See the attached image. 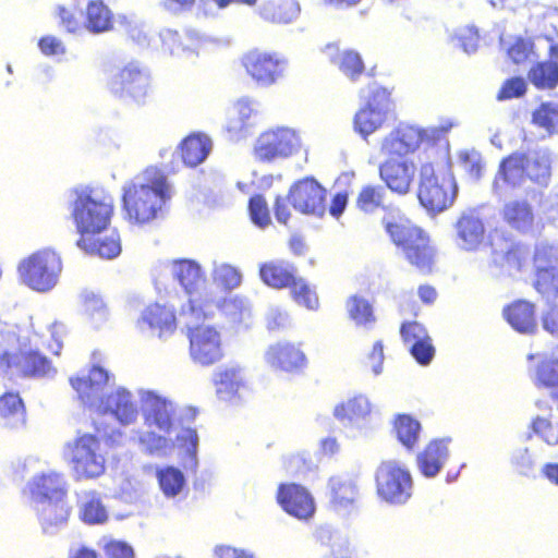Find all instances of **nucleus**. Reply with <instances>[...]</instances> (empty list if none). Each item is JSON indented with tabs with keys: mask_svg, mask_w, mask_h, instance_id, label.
I'll return each mask as SVG.
<instances>
[{
	"mask_svg": "<svg viewBox=\"0 0 558 558\" xmlns=\"http://www.w3.org/2000/svg\"><path fill=\"white\" fill-rule=\"evenodd\" d=\"M387 232L392 241L401 246L407 259L418 269L429 270L434 259V250L422 229L410 223H387Z\"/></svg>",
	"mask_w": 558,
	"mask_h": 558,
	"instance_id": "9",
	"label": "nucleus"
},
{
	"mask_svg": "<svg viewBox=\"0 0 558 558\" xmlns=\"http://www.w3.org/2000/svg\"><path fill=\"white\" fill-rule=\"evenodd\" d=\"M449 456V439L432 440L424 450L417 454V469L425 477L433 478L441 471Z\"/></svg>",
	"mask_w": 558,
	"mask_h": 558,
	"instance_id": "25",
	"label": "nucleus"
},
{
	"mask_svg": "<svg viewBox=\"0 0 558 558\" xmlns=\"http://www.w3.org/2000/svg\"><path fill=\"white\" fill-rule=\"evenodd\" d=\"M64 456L76 480H92L105 473L106 459L100 452L98 439L85 434L66 444Z\"/></svg>",
	"mask_w": 558,
	"mask_h": 558,
	"instance_id": "6",
	"label": "nucleus"
},
{
	"mask_svg": "<svg viewBox=\"0 0 558 558\" xmlns=\"http://www.w3.org/2000/svg\"><path fill=\"white\" fill-rule=\"evenodd\" d=\"M293 300L307 310L316 311L319 306V300L314 288H312L303 278H296L290 288Z\"/></svg>",
	"mask_w": 558,
	"mask_h": 558,
	"instance_id": "49",
	"label": "nucleus"
},
{
	"mask_svg": "<svg viewBox=\"0 0 558 558\" xmlns=\"http://www.w3.org/2000/svg\"><path fill=\"white\" fill-rule=\"evenodd\" d=\"M222 313L235 325L248 327L252 322V310L248 301L233 295L226 299L221 305Z\"/></svg>",
	"mask_w": 558,
	"mask_h": 558,
	"instance_id": "42",
	"label": "nucleus"
},
{
	"mask_svg": "<svg viewBox=\"0 0 558 558\" xmlns=\"http://www.w3.org/2000/svg\"><path fill=\"white\" fill-rule=\"evenodd\" d=\"M555 257L553 246L541 244L535 251V266L537 277L535 281L536 290L547 296L558 294V268H548L546 264L551 263Z\"/></svg>",
	"mask_w": 558,
	"mask_h": 558,
	"instance_id": "23",
	"label": "nucleus"
},
{
	"mask_svg": "<svg viewBox=\"0 0 558 558\" xmlns=\"http://www.w3.org/2000/svg\"><path fill=\"white\" fill-rule=\"evenodd\" d=\"M80 513L88 524H101L108 519L107 510L95 492H87L82 496Z\"/></svg>",
	"mask_w": 558,
	"mask_h": 558,
	"instance_id": "43",
	"label": "nucleus"
},
{
	"mask_svg": "<svg viewBox=\"0 0 558 558\" xmlns=\"http://www.w3.org/2000/svg\"><path fill=\"white\" fill-rule=\"evenodd\" d=\"M330 504L338 512L350 511L359 496V488L354 480L336 475L329 478Z\"/></svg>",
	"mask_w": 558,
	"mask_h": 558,
	"instance_id": "28",
	"label": "nucleus"
},
{
	"mask_svg": "<svg viewBox=\"0 0 558 558\" xmlns=\"http://www.w3.org/2000/svg\"><path fill=\"white\" fill-rule=\"evenodd\" d=\"M384 189L380 186H365L359 194L357 207L365 211L372 213L383 204Z\"/></svg>",
	"mask_w": 558,
	"mask_h": 558,
	"instance_id": "54",
	"label": "nucleus"
},
{
	"mask_svg": "<svg viewBox=\"0 0 558 558\" xmlns=\"http://www.w3.org/2000/svg\"><path fill=\"white\" fill-rule=\"evenodd\" d=\"M264 357L271 367L287 372L299 369L306 363L305 354L290 342H277L269 345Z\"/></svg>",
	"mask_w": 558,
	"mask_h": 558,
	"instance_id": "24",
	"label": "nucleus"
},
{
	"mask_svg": "<svg viewBox=\"0 0 558 558\" xmlns=\"http://www.w3.org/2000/svg\"><path fill=\"white\" fill-rule=\"evenodd\" d=\"M211 278L214 283L229 291L239 288L242 283L241 270L231 264L222 262L215 260L213 263Z\"/></svg>",
	"mask_w": 558,
	"mask_h": 558,
	"instance_id": "44",
	"label": "nucleus"
},
{
	"mask_svg": "<svg viewBox=\"0 0 558 558\" xmlns=\"http://www.w3.org/2000/svg\"><path fill=\"white\" fill-rule=\"evenodd\" d=\"M171 274L187 294L199 290L205 282V275L198 263L192 259L174 260Z\"/></svg>",
	"mask_w": 558,
	"mask_h": 558,
	"instance_id": "31",
	"label": "nucleus"
},
{
	"mask_svg": "<svg viewBox=\"0 0 558 558\" xmlns=\"http://www.w3.org/2000/svg\"><path fill=\"white\" fill-rule=\"evenodd\" d=\"M105 553L108 558H135L132 546L122 541H109Z\"/></svg>",
	"mask_w": 558,
	"mask_h": 558,
	"instance_id": "63",
	"label": "nucleus"
},
{
	"mask_svg": "<svg viewBox=\"0 0 558 558\" xmlns=\"http://www.w3.org/2000/svg\"><path fill=\"white\" fill-rule=\"evenodd\" d=\"M504 315L513 329L521 333H532L536 330L534 305L526 301H517L509 305Z\"/></svg>",
	"mask_w": 558,
	"mask_h": 558,
	"instance_id": "35",
	"label": "nucleus"
},
{
	"mask_svg": "<svg viewBox=\"0 0 558 558\" xmlns=\"http://www.w3.org/2000/svg\"><path fill=\"white\" fill-rule=\"evenodd\" d=\"M215 384L218 398L227 402H238L248 391L245 372L239 365H226L217 371Z\"/></svg>",
	"mask_w": 558,
	"mask_h": 558,
	"instance_id": "20",
	"label": "nucleus"
},
{
	"mask_svg": "<svg viewBox=\"0 0 558 558\" xmlns=\"http://www.w3.org/2000/svg\"><path fill=\"white\" fill-rule=\"evenodd\" d=\"M64 328L61 324L54 323L48 329L47 333L41 335V338L47 343V350L51 351L54 355H58L62 349V336Z\"/></svg>",
	"mask_w": 558,
	"mask_h": 558,
	"instance_id": "62",
	"label": "nucleus"
},
{
	"mask_svg": "<svg viewBox=\"0 0 558 558\" xmlns=\"http://www.w3.org/2000/svg\"><path fill=\"white\" fill-rule=\"evenodd\" d=\"M549 51L551 60L538 63L529 73L531 82L539 88H553L558 84V64L555 61L558 59V46L550 45Z\"/></svg>",
	"mask_w": 558,
	"mask_h": 558,
	"instance_id": "39",
	"label": "nucleus"
},
{
	"mask_svg": "<svg viewBox=\"0 0 558 558\" xmlns=\"http://www.w3.org/2000/svg\"><path fill=\"white\" fill-rule=\"evenodd\" d=\"M83 311L95 327H100L108 319V308L100 295L94 291L84 290L81 293Z\"/></svg>",
	"mask_w": 558,
	"mask_h": 558,
	"instance_id": "41",
	"label": "nucleus"
},
{
	"mask_svg": "<svg viewBox=\"0 0 558 558\" xmlns=\"http://www.w3.org/2000/svg\"><path fill=\"white\" fill-rule=\"evenodd\" d=\"M532 381L538 388L557 389L551 398L558 401V356L541 355L531 375Z\"/></svg>",
	"mask_w": 558,
	"mask_h": 558,
	"instance_id": "34",
	"label": "nucleus"
},
{
	"mask_svg": "<svg viewBox=\"0 0 558 558\" xmlns=\"http://www.w3.org/2000/svg\"><path fill=\"white\" fill-rule=\"evenodd\" d=\"M507 225L522 233L530 232L534 226V211L526 199H511L507 202L501 211Z\"/></svg>",
	"mask_w": 558,
	"mask_h": 558,
	"instance_id": "30",
	"label": "nucleus"
},
{
	"mask_svg": "<svg viewBox=\"0 0 558 558\" xmlns=\"http://www.w3.org/2000/svg\"><path fill=\"white\" fill-rule=\"evenodd\" d=\"M83 250L97 253L101 258L112 259L121 253L120 238L116 232H111L109 235L99 238L96 243H86V248Z\"/></svg>",
	"mask_w": 558,
	"mask_h": 558,
	"instance_id": "50",
	"label": "nucleus"
},
{
	"mask_svg": "<svg viewBox=\"0 0 558 558\" xmlns=\"http://www.w3.org/2000/svg\"><path fill=\"white\" fill-rule=\"evenodd\" d=\"M24 414V404L17 393L5 392L0 397V416L3 418L20 417Z\"/></svg>",
	"mask_w": 558,
	"mask_h": 558,
	"instance_id": "55",
	"label": "nucleus"
},
{
	"mask_svg": "<svg viewBox=\"0 0 558 558\" xmlns=\"http://www.w3.org/2000/svg\"><path fill=\"white\" fill-rule=\"evenodd\" d=\"M259 116L257 101L243 97L232 104L227 112L225 129L231 140L239 141L248 135Z\"/></svg>",
	"mask_w": 558,
	"mask_h": 558,
	"instance_id": "17",
	"label": "nucleus"
},
{
	"mask_svg": "<svg viewBox=\"0 0 558 558\" xmlns=\"http://www.w3.org/2000/svg\"><path fill=\"white\" fill-rule=\"evenodd\" d=\"M0 369H14L21 377L35 374V352L5 325L0 324Z\"/></svg>",
	"mask_w": 558,
	"mask_h": 558,
	"instance_id": "13",
	"label": "nucleus"
},
{
	"mask_svg": "<svg viewBox=\"0 0 558 558\" xmlns=\"http://www.w3.org/2000/svg\"><path fill=\"white\" fill-rule=\"evenodd\" d=\"M110 375L93 367L87 376L72 378L71 385L82 402L98 413L109 415L122 426L137 422L140 409L131 391L116 387L106 391ZM144 429H137L132 440L146 454L162 458L178 446L196 463L198 435L193 428L178 429L177 405L168 397L148 389L137 391Z\"/></svg>",
	"mask_w": 558,
	"mask_h": 558,
	"instance_id": "1",
	"label": "nucleus"
},
{
	"mask_svg": "<svg viewBox=\"0 0 558 558\" xmlns=\"http://www.w3.org/2000/svg\"><path fill=\"white\" fill-rule=\"evenodd\" d=\"M295 272V267L283 260L265 263L259 268L260 279L275 289L291 288L296 280Z\"/></svg>",
	"mask_w": 558,
	"mask_h": 558,
	"instance_id": "32",
	"label": "nucleus"
},
{
	"mask_svg": "<svg viewBox=\"0 0 558 558\" xmlns=\"http://www.w3.org/2000/svg\"><path fill=\"white\" fill-rule=\"evenodd\" d=\"M527 180L523 153L517 151L502 159L493 182V191L499 196H507L523 186Z\"/></svg>",
	"mask_w": 558,
	"mask_h": 558,
	"instance_id": "18",
	"label": "nucleus"
},
{
	"mask_svg": "<svg viewBox=\"0 0 558 558\" xmlns=\"http://www.w3.org/2000/svg\"><path fill=\"white\" fill-rule=\"evenodd\" d=\"M532 428L548 445H558V424L553 426L547 418L537 416L532 423Z\"/></svg>",
	"mask_w": 558,
	"mask_h": 558,
	"instance_id": "59",
	"label": "nucleus"
},
{
	"mask_svg": "<svg viewBox=\"0 0 558 558\" xmlns=\"http://www.w3.org/2000/svg\"><path fill=\"white\" fill-rule=\"evenodd\" d=\"M347 310L350 318L359 326L367 327L375 322L372 306L365 299L359 296L350 298L347 302Z\"/></svg>",
	"mask_w": 558,
	"mask_h": 558,
	"instance_id": "51",
	"label": "nucleus"
},
{
	"mask_svg": "<svg viewBox=\"0 0 558 558\" xmlns=\"http://www.w3.org/2000/svg\"><path fill=\"white\" fill-rule=\"evenodd\" d=\"M290 202L295 210L316 217L326 213V190L314 179H304L290 189Z\"/></svg>",
	"mask_w": 558,
	"mask_h": 558,
	"instance_id": "15",
	"label": "nucleus"
},
{
	"mask_svg": "<svg viewBox=\"0 0 558 558\" xmlns=\"http://www.w3.org/2000/svg\"><path fill=\"white\" fill-rule=\"evenodd\" d=\"M66 482L56 472L37 476V517L46 535H56L66 525L70 507L66 502Z\"/></svg>",
	"mask_w": 558,
	"mask_h": 558,
	"instance_id": "3",
	"label": "nucleus"
},
{
	"mask_svg": "<svg viewBox=\"0 0 558 558\" xmlns=\"http://www.w3.org/2000/svg\"><path fill=\"white\" fill-rule=\"evenodd\" d=\"M159 489L167 499H182L187 493L184 473L174 466H162L156 470Z\"/></svg>",
	"mask_w": 558,
	"mask_h": 558,
	"instance_id": "33",
	"label": "nucleus"
},
{
	"mask_svg": "<svg viewBox=\"0 0 558 558\" xmlns=\"http://www.w3.org/2000/svg\"><path fill=\"white\" fill-rule=\"evenodd\" d=\"M190 357L202 366H210L223 357L222 336L220 330L208 324L187 323Z\"/></svg>",
	"mask_w": 558,
	"mask_h": 558,
	"instance_id": "11",
	"label": "nucleus"
},
{
	"mask_svg": "<svg viewBox=\"0 0 558 558\" xmlns=\"http://www.w3.org/2000/svg\"><path fill=\"white\" fill-rule=\"evenodd\" d=\"M159 39L165 47L172 54H179L180 52L195 51L198 45V38L194 33H187L185 36V40L187 44L181 43L179 40V35L175 31L170 28H165L159 33Z\"/></svg>",
	"mask_w": 558,
	"mask_h": 558,
	"instance_id": "45",
	"label": "nucleus"
},
{
	"mask_svg": "<svg viewBox=\"0 0 558 558\" xmlns=\"http://www.w3.org/2000/svg\"><path fill=\"white\" fill-rule=\"evenodd\" d=\"M150 85L149 74L136 63H129L112 76L109 87L120 97L130 96L142 101L148 94Z\"/></svg>",
	"mask_w": 558,
	"mask_h": 558,
	"instance_id": "16",
	"label": "nucleus"
},
{
	"mask_svg": "<svg viewBox=\"0 0 558 558\" xmlns=\"http://www.w3.org/2000/svg\"><path fill=\"white\" fill-rule=\"evenodd\" d=\"M378 496L391 505H403L412 496L413 482L409 470L400 462L388 460L376 471Z\"/></svg>",
	"mask_w": 558,
	"mask_h": 558,
	"instance_id": "10",
	"label": "nucleus"
},
{
	"mask_svg": "<svg viewBox=\"0 0 558 558\" xmlns=\"http://www.w3.org/2000/svg\"><path fill=\"white\" fill-rule=\"evenodd\" d=\"M173 194V186L161 170L145 169L123 186V209L128 220L145 225L158 219Z\"/></svg>",
	"mask_w": 558,
	"mask_h": 558,
	"instance_id": "2",
	"label": "nucleus"
},
{
	"mask_svg": "<svg viewBox=\"0 0 558 558\" xmlns=\"http://www.w3.org/2000/svg\"><path fill=\"white\" fill-rule=\"evenodd\" d=\"M493 251L494 260L507 267L509 271L520 270L530 256L529 251L521 245H510L505 253H499L495 247Z\"/></svg>",
	"mask_w": 558,
	"mask_h": 558,
	"instance_id": "48",
	"label": "nucleus"
},
{
	"mask_svg": "<svg viewBox=\"0 0 558 558\" xmlns=\"http://www.w3.org/2000/svg\"><path fill=\"white\" fill-rule=\"evenodd\" d=\"M62 271L59 254L51 248L37 252V292H48L56 287Z\"/></svg>",
	"mask_w": 558,
	"mask_h": 558,
	"instance_id": "27",
	"label": "nucleus"
},
{
	"mask_svg": "<svg viewBox=\"0 0 558 558\" xmlns=\"http://www.w3.org/2000/svg\"><path fill=\"white\" fill-rule=\"evenodd\" d=\"M277 498L282 509L299 520L307 521L316 511L314 497L299 484H282Z\"/></svg>",
	"mask_w": 558,
	"mask_h": 558,
	"instance_id": "19",
	"label": "nucleus"
},
{
	"mask_svg": "<svg viewBox=\"0 0 558 558\" xmlns=\"http://www.w3.org/2000/svg\"><path fill=\"white\" fill-rule=\"evenodd\" d=\"M523 159L527 179L541 186H547L551 177V153L547 149L523 153Z\"/></svg>",
	"mask_w": 558,
	"mask_h": 558,
	"instance_id": "29",
	"label": "nucleus"
},
{
	"mask_svg": "<svg viewBox=\"0 0 558 558\" xmlns=\"http://www.w3.org/2000/svg\"><path fill=\"white\" fill-rule=\"evenodd\" d=\"M331 61L345 76L351 80H355V77L364 71V64L361 56L353 50L339 51Z\"/></svg>",
	"mask_w": 558,
	"mask_h": 558,
	"instance_id": "47",
	"label": "nucleus"
},
{
	"mask_svg": "<svg viewBox=\"0 0 558 558\" xmlns=\"http://www.w3.org/2000/svg\"><path fill=\"white\" fill-rule=\"evenodd\" d=\"M112 209L110 197L87 191L75 192L71 203V216L81 233V239L77 241L80 248H86V236L99 233L107 228Z\"/></svg>",
	"mask_w": 558,
	"mask_h": 558,
	"instance_id": "4",
	"label": "nucleus"
},
{
	"mask_svg": "<svg viewBox=\"0 0 558 558\" xmlns=\"http://www.w3.org/2000/svg\"><path fill=\"white\" fill-rule=\"evenodd\" d=\"M395 429L400 442L407 448H413L418 440L421 424L410 415H399L395 421Z\"/></svg>",
	"mask_w": 558,
	"mask_h": 558,
	"instance_id": "46",
	"label": "nucleus"
},
{
	"mask_svg": "<svg viewBox=\"0 0 558 558\" xmlns=\"http://www.w3.org/2000/svg\"><path fill=\"white\" fill-rule=\"evenodd\" d=\"M125 23V31L129 37L141 47H149L151 45V32L150 29L143 23H137L133 21H128L123 17Z\"/></svg>",
	"mask_w": 558,
	"mask_h": 558,
	"instance_id": "57",
	"label": "nucleus"
},
{
	"mask_svg": "<svg viewBox=\"0 0 558 558\" xmlns=\"http://www.w3.org/2000/svg\"><path fill=\"white\" fill-rule=\"evenodd\" d=\"M301 133L290 126H275L262 132L255 141L254 154L262 161L288 159L301 153Z\"/></svg>",
	"mask_w": 558,
	"mask_h": 558,
	"instance_id": "8",
	"label": "nucleus"
},
{
	"mask_svg": "<svg viewBox=\"0 0 558 558\" xmlns=\"http://www.w3.org/2000/svg\"><path fill=\"white\" fill-rule=\"evenodd\" d=\"M526 90V83L523 78L521 77H512V78H509L507 80L498 95H497V99L498 100H508V99H512V98H518V97H521Z\"/></svg>",
	"mask_w": 558,
	"mask_h": 558,
	"instance_id": "60",
	"label": "nucleus"
},
{
	"mask_svg": "<svg viewBox=\"0 0 558 558\" xmlns=\"http://www.w3.org/2000/svg\"><path fill=\"white\" fill-rule=\"evenodd\" d=\"M389 110V94L386 89L375 86L367 102L362 106L353 118V129L364 140L381 128Z\"/></svg>",
	"mask_w": 558,
	"mask_h": 558,
	"instance_id": "14",
	"label": "nucleus"
},
{
	"mask_svg": "<svg viewBox=\"0 0 558 558\" xmlns=\"http://www.w3.org/2000/svg\"><path fill=\"white\" fill-rule=\"evenodd\" d=\"M416 172V166L410 159L389 158L379 167L380 179L387 186L399 194L410 191Z\"/></svg>",
	"mask_w": 558,
	"mask_h": 558,
	"instance_id": "22",
	"label": "nucleus"
},
{
	"mask_svg": "<svg viewBox=\"0 0 558 558\" xmlns=\"http://www.w3.org/2000/svg\"><path fill=\"white\" fill-rule=\"evenodd\" d=\"M323 558H353L350 541L338 534L332 535L329 551Z\"/></svg>",
	"mask_w": 558,
	"mask_h": 558,
	"instance_id": "58",
	"label": "nucleus"
},
{
	"mask_svg": "<svg viewBox=\"0 0 558 558\" xmlns=\"http://www.w3.org/2000/svg\"><path fill=\"white\" fill-rule=\"evenodd\" d=\"M213 148V142L206 134H192L181 145L184 163L195 167L208 157Z\"/></svg>",
	"mask_w": 558,
	"mask_h": 558,
	"instance_id": "38",
	"label": "nucleus"
},
{
	"mask_svg": "<svg viewBox=\"0 0 558 558\" xmlns=\"http://www.w3.org/2000/svg\"><path fill=\"white\" fill-rule=\"evenodd\" d=\"M140 324L142 328L146 324L151 331H158V337H162L174 330L175 317L172 310L154 304L144 311Z\"/></svg>",
	"mask_w": 558,
	"mask_h": 558,
	"instance_id": "36",
	"label": "nucleus"
},
{
	"mask_svg": "<svg viewBox=\"0 0 558 558\" xmlns=\"http://www.w3.org/2000/svg\"><path fill=\"white\" fill-rule=\"evenodd\" d=\"M40 51L48 57H61L65 53L64 44L54 36H45L38 43Z\"/></svg>",
	"mask_w": 558,
	"mask_h": 558,
	"instance_id": "64",
	"label": "nucleus"
},
{
	"mask_svg": "<svg viewBox=\"0 0 558 558\" xmlns=\"http://www.w3.org/2000/svg\"><path fill=\"white\" fill-rule=\"evenodd\" d=\"M299 12L300 7L294 0H269L260 9L262 17L274 23H290Z\"/></svg>",
	"mask_w": 558,
	"mask_h": 558,
	"instance_id": "40",
	"label": "nucleus"
},
{
	"mask_svg": "<svg viewBox=\"0 0 558 558\" xmlns=\"http://www.w3.org/2000/svg\"><path fill=\"white\" fill-rule=\"evenodd\" d=\"M242 65L258 86L269 87L284 76L288 60L278 52L253 49L243 56Z\"/></svg>",
	"mask_w": 558,
	"mask_h": 558,
	"instance_id": "12",
	"label": "nucleus"
},
{
	"mask_svg": "<svg viewBox=\"0 0 558 558\" xmlns=\"http://www.w3.org/2000/svg\"><path fill=\"white\" fill-rule=\"evenodd\" d=\"M458 194L454 177L436 172L432 162L422 163L418 181V199L430 213H441L452 206Z\"/></svg>",
	"mask_w": 558,
	"mask_h": 558,
	"instance_id": "5",
	"label": "nucleus"
},
{
	"mask_svg": "<svg viewBox=\"0 0 558 558\" xmlns=\"http://www.w3.org/2000/svg\"><path fill=\"white\" fill-rule=\"evenodd\" d=\"M400 332L409 345L430 339L424 326L415 322L403 324Z\"/></svg>",
	"mask_w": 558,
	"mask_h": 558,
	"instance_id": "61",
	"label": "nucleus"
},
{
	"mask_svg": "<svg viewBox=\"0 0 558 558\" xmlns=\"http://www.w3.org/2000/svg\"><path fill=\"white\" fill-rule=\"evenodd\" d=\"M374 412V404L365 395H354L342 400L333 408V416L344 426L362 428L366 426Z\"/></svg>",
	"mask_w": 558,
	"mask_h": 558,
	"instance_id": "21",
	"label": "nucleus"
},
{
	"mask_svg": "<svg viewBox=\"0 0 558 558\" xmlns=\"http://www.w3.org/2000/svg\"><path fill=\"white\" fill-rule=\"evenodd\" d=\"M84 25L93 34L110 32L113 27L111 10L101 0H90L86 7Z\"/></svg>",
	"mask_w": 558,
	"mask_h": 558,
	"instance_id": "37",
	"label": "nucleus"
},
{
	"mask_svg": "<svg viewBox=\"0 0 558 558\" xmlns=\"http://www.w3.org/2000/svg\"><path fill=\"white\" fill-rule=\"evenodd\" d=\"M452 124H441L421 129L415 125L402 124L387 134L380 144V151L386 156L403 157L416 150L421 143H434L438 141Z\"/></svg>",
	"mask_w": 558,
	"mask_h": 558,
	"instance_id": "7",
	"label": "nucleus"
},
{
	"mask_svg": "<svg viewBox=\"0 0 558 558\" xmlns=\"http://www.w3.org/2000/svg\"><path fill=\"white\" fill-rule=\"evenodd\" d=\"M248 209H250V215H251L252 221L256 226H258L260 228H265L266 226L269 225V222H270L269 210L267 207V203L263 196H260V195L253 196L250 199Z\"/></svg>",
	"mask_w": 558,
	"mask_h": 558,
	"instance_id": "56",
	"label": "nucleus"
},
{
	"mask_svg": "<svg viewBox=\"0 0 558 558\" xmlns=\"http://www.w3.org/2000/svg\"><path fill=\"white\" fill-rule=\"evenodd\" d=\"M459 161L463 170L472 180H478L484 171L485 165L481 154L476 150H465L459 154Z\"/></svg>",
	"mask_w": 558,
	"mask_h": 558,
	"instance_id": "53",
	"label": "nucleus"
},
{
	"mask_svg": "<svg viewBox=\"0 0 558 558\" xmlns=\"http://www.w3.org/2000/svg\"><path fill=\"white\" fill-rule=\"evenodd\" d=\"M458 245L465 251H475L484 242L485 226L474 211L463 213L456 223Z\"/></svg>",
	"mask_w": 558,
	"mask_h": 558,
	"instance_id": "26",
	"label": "nucleus"
},
{
	"mask_svg": "<svg viewBox=\"0 0 558 558\" xmlns=\"http://www.w3.org/2000/svg\"><path fill=\"white\" fill-rule=\"evenodd\" d=\"M533 123L549 134L558 132V105L543 104L533 113Z\"/></svg>",
	"mask_w": 558,
	"mask_h": 558,
	"instance_id": "52",
	"label": "nucleus"
}]
</instances>
